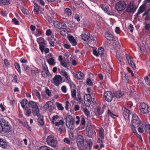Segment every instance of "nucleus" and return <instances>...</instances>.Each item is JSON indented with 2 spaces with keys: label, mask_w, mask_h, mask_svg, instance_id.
Segmentation results:
<instances>
[{
  "label": "nucleus",
  "mask_w": 150,
  "mask_h": 150,
  "mask_svg": "<svg viewBox=\"0 0 150 150\" xmlns=\"http://www.w3.org/2000/svg\"><path fill=\"white\" fill-rule=\"evenodd\" d=\"M142 122L141 121L138 116L135 113L133 114L132 120V124L130 125V127L132 130H135L136 126Z\"/></svg>",
  "instance_id": "obj_1"
},
{
  "label": "nucleus",
  "mask_w": 150,
  "mask_h": 150,
  "mask_svg": "<svg viewBox=\"0 0 150 150\" xmlns=\"http://www.w3.org/2000/svg\"><path fill=\"white\" fill-rule=\"evenodd\" d=\"M57 139L53 136L50 135L47 136L46 139V142L47 144L53 147H56L57 144Z\"/></svg>",
  "instance_id": "obj_2"
},
{
  "label": "nucleus",
  "mask_w": 150,
  "mask_h": 150,
  "mask_svg": "<svg viewBox=\"0 0 150 150\" xmlns=\"http://www.w3.org/2000/svg\"><path fill=\"white\" fill-rule=\"evenodd\" d=\"M127 4L125 1L120 0L117 1L115 4V9L118 12L123 11L126 8Z\"/></svg>",
  "instance_id": "obj_3"
},
{
  "label": "nucleus",
  "mask_w": 150,
  "mask_h": 150,
  "mask_svg": "<svg viewBox=\"0 0 150 150\" xmlns=\"http://www.w3.org/2000/svg\"><path fill=\"white\" fill-rule=\"evenodd\" d=\"M71 95L74 100L77 101L80 103L82 102L81 94L79 92H76L75 89H73L71 91Z\"/></svg>",
  "instance_id": "obj_4"
},
{
  "label": "nucleus",
  "mask_w": 150,
  "mask_h": 150,
  "mask_svg": "<svg viewBox=\"0 0 150 150\" xmlns=\"http://www.w3.org/2000/svg\"><path fill=\"white\" fill-rule=\"evenodd\" d=\"M139 110L142 114H145L149 112L150 109L148 105L144 103H141L139 106Z\"/></svg>",
  "instance_id": "obj_5"
},
{
  "label": "nucleus",
  "mask_w": 150,
  "mask_h": 150,
  "mask_svg": "<svg viewBox=\"0 0 150 150\" xmlns=\"http://www.w3.org/2000/svg\"><path fill=\"white\" fill-rule=\"evenodd\" d=\"M62 77L60 75H55L51 80V82L55 86H58L62 83Z\"/></svg>",
  "instance_id": "obj_6"
},
{
  "label": "nucleus",
  "mask_w": 150,
  "mask_h": 150,
  "mask_svg": "<svg viewBox=\"0 0 150 150\" xmlns=\"http://www.w3.org/2000/svg\"><path fill=\"white\" fill-rule=\"evenodd\" d=\"M77 143L78 149L80 150H83L84 146V143L83 138L82 136L79 135L77 137Z\"/></svg>",
  "instance_id": "obj_7"
},
{
  "label": "nucleus",
  "mask_w": 150,
  "mask_h": 150,
  "mask_svg": "<svg viewBox=\"0 0 150 150\" xmlns=\"http://www.w3.org/2000/svg\"><path fill=\"white\" fill-rule=\"evenodd\" d=\"M82 39L85 41H87L90 38V34L89 31L84 28L81 35Z\"/></svg>",
  "instance_id": "obj_8"
},
{
  "label": "nucleus",
  "mask_w": 150,
  "mask_h": 150,
  "mask_svg": "<svg viewBox=\"0 0 150 150\" xmlns=\"http://www.w3.org/2000/svg\"><path fill=\"white\" fill-rule=\"evenodd\" d=\"M146 125L144 122H142L138 125L136 126V128L138 127V130L140 133H142L143 132L145 129L146 130Z\"/></svg>",
  "instance_id": "obj_9"
},
{
  "label": "nucleus",
  "mask_w": 150,
  "mask_h": 150,
  "mask_svg": "<svg viewBox=\"0 0 150 150\" xmlns=\"http://www.w3.org/2000/svg\"><path fill=\"white\" fill-rule=\"evenodd\" d=\"M104 96L105 100L108 102H111L112 100L113 95L110 91H107L104 93Z\"/></svg>",
  "instance_id": "obj_10"
},
{
  "label": "nucleus",
  "mask_w": 150,
  "mask_h": 150,
  "mask_svg": "<svg viewBox=\"0 0 150 150\" xmlns=\"http://www.w3.org/2000/svg\"><path fill=\"white\" fill-rule=\"evenodd\" d=\"M53 105V102L51 101H48L43 106V108L46 110L51 111L52 110Z\"/></svg>",
  "instance_id": "obj_11"
},
{
  "label": "nucleus",
  "mask_w": 150,
  "mask_h": 150,
  "mask_svg": "<svg viewBox=\"0 0 150 150\" xmlns=\"http://www.w3.org/2000/svg\"><path fill=\"white\" fill-rule=\"evenodd\" d=\"M93 54L97 57H98L99 55H102L104 53V49L102 47H100L98 48V51L94 49L93 50Z\"/></svg>",
  "instance_id": "obj_12"
},
{
  "label": "nucleus",
  "mask_w": 150,
  "mask_h": 150,
  "mask_svg": "<svg viewBox=\"0 0 150 150\" xmlns=\"http://www.w3.org/2000/svg\"><path fill=\"white\" fill-rule=\"evenodd\" d=\"M126 57L129 65L132 67L134 69H135L136 67L132 61V59L127 55H126Z\"/></svg>",
  "instance_id": "obj_13"
},
{
  "label": "nucleus",
  "mask_w": 150,
  "mask_h": 150,
  "mask_svg": "<svg viewBox=\"0 0 150 150\" xmlns=\"http://www.w3.org/2000/svg\"><path fill=\"white\" fill-rule=\"evenodd\" d=\"M122 109L123 111V116L125 119H128L129 115V111L125 107L122 108Z\"/></svg>",
  "instance_id": "obj_14"
},
{
  "label": "nucleus",
  "mask_w": 150,
  "mask_h": 150,
  "mask_svg": "<svg viewBox=\"0 0 150 150\" xmlns=\"http://www.w3.org/2000/svg\"><path fill=\"white\" fill-rule=\"evenodd\" d=\"M2 127V132L3 131L5 133L9 132L11 130L10 127L8 124L6 125L5 123H3Z\"/></svg>",
  "instance_id": "obj_15"
},
{
  "label": "nucleus",
  "mask_w": 150,
  "mask_h": 150,
  "mask_svg": "<svg viewBox=\"0 0 150 150\" xmlns=\"http://www.w3.org/2000/svg\"><path fill=\"white\" fill-rule=\"evenodd\" d=\"M134 4L131 2L127 6L126 11L128 13L132 12L134 10Z\"/></svg>",
  "instance_id": "obj_16"
},
{
  "label": "nucleus",
  "mask_w": 150,
  "mask_h": 150,
  "mask_svg": "<svg viewBox=\"0 0 150 150\" xmlns=\"http://www.w3.org/2000/svg\"><path fill=\"white\" fill-rule=\"evenodd\" d=\"M55 39L54 38L53 35H51L50 36L48 37V41L49 44L52 46H54Z\"/></svg>",
  "instance_id": "obj_17"
},
{
  "label": "nucleus",
  "mask_w": 150,
  "mask_h": 150,
  "mask_svg": "<svg viewBox=\"0 0 150 150\" xmlns=\"http://www.w3.org/2000/svg\"><path fill=\"white\" fill-rule=\"evenodd\" d=\"M146 8V5H145V4H143L139 8L138 12L137 13V15L138 16L141 13H143L145 10Z\"/></svg>",
  "instance_id": "obj_18"
},
{
  "label": "nucleus",
  "mask_w": 150,
  "mask_h": 150,
  "mask_svg": "<svg viewBox=\"0 0 150 150\" xmlns=\"http://www.w3.org/2000/svg\"><path fill=\"white\" fill-rule=\"evenodd\" d=\"M105 38L108 40L113 41L114 39V38L110 33L106 32L105 34Z\"/></svg>",
  "instance_id": "obj_19"
},
{
  "label": "nucleus",
  "mask_w": 150,
  "mask_h": 150,
  "mask_svg": "<svg viewBox=\"0 0 150 150\" xmlns=\"http://www.w3.org/2000/svg\"><path fill=\"white\" fill-rule=\"evenodd\" d=\"M28 105L29 107L32 108V109H34L38 108V104L33 101H30L28 103Z\"/></svg>",
  "instance_id": "obj_20"
},
{
  "label": "nucleus",
  "mask_w": 150,
  "mask_h": 150,
  "mask_svg": "<svg viewBox=\"0 0 150 150\" xmlns=\"http://www.w3.org/2000/svg\"><path fill=\"white\" fill-rule=\"evenodd\" d=\"M60 64L63 67L67 68L68 67L69 65V62L68 60L64 59L60 63Z\"/></svg>",
  "instance_id": "obj_21"
},
{
  "label": "nucleus",
  "mask_w": 150,
  "mask_h": 150,
  "mask_svg": "<svg viewBox=\"0 0 150 150\" xmlns=\"http://www.w3.org/2000/svg\"><path fill=\"white\" fill-rule=\"evenodd\" d=\"M72 14L71 10L69 8H66L64 11V15L66 17H69Z\"/></svg>",
  "instance_id": "obj_22"
},
{
  "label": "nucleus",
  "mask_w": 150,
  "mask_h": 150,
  "mask_svg": "<svg viewBox=\"0 0 150 150\" xmlns=\"http://www.w3.org/2000/svg\"><path fill=\"white\" fill-rule=\"evenodd\" d=\"M124 94L123 92L121 91H116L114 93V96L117 98H120Z\"/></svg>",
  "instance_id": "obj_23"
},
{
  "label": "nucleus",
  "mask_w": 150,
  "mask_h": 150,
  "mask_svg": "<svg viewBox=\"0 0 150 150\" xmlns=\"http://www.w3.org/2000/svg\"><path fill=\"white\" fill-rule=\"evenodd\" d=\"M32 113L34 116H39L40 115L39 109L38 108L32 110Z\"/></svg>",
  "instance_id": "obj_24"
},
{
  "label": "nucleus",
  "mask_w": 150,
  "mask_h": 150,
  "mask_svg": "<svg viewBox=\"0 0 150 150\" xmlns=\"http://www.w3.org/2000/svg\"><path fill=\"white\" fill-rule=\"evenodd\" d=\"M47 61L50 65L51 66H54L56 64L55 59L51 57L47 59Z\"/></svg>",
  "instance_id": "obj_25"
},
{
  "label": "nucleus",
  "mask_w": 150,
  "mask_h": 150,
  "mask_svg": "<svg viewBox=\"0 0 150 150\" xmlns=\"http://www.w3.org/2000/svg\"><path fill=\"white\" fill-rule=\"evenodd\" d=\"M69 40L71 43V44L72 45L75 46L76 45L77 43V42L74 37L71 36H69Z\"/></svg>",
  "instance_id": "obj_26"
},
{
  "label": "nucleus",
  "mask_w": 150,
  "mask_h": 150,
  "mask_svg": "<svg viewBox=\"0 0 150 150\" xmlns=\"http://www.w3.org/2000/svg\"><path fill=\"white\" fill-rule=\"evenodd\" d=\"M100 137L101 139H103L104 137V131L103 129L100 128L98 130Z\"/></svg>",
  "instance_id": "obj_27"
},
{
  "label": "nucleus",
  "mask_w": 150,
  "mask_h": 150,
  "mask_svg": "<svg viewBox=\"0 0 150 150\" xmlns=\"http://www.w3.org/2000/svg\"><path fill=\"white\" fill-rule=\"evenodd\" d=\"M75 77L78 79H81L83 77V74L81 71H79L76 73Z\"/></svg>",
  "instance_id": "obj_28"
},
{
  "label": "nucleus",
  "mask_w": 150,
  "mask_h": 150,
  "mask_svg": "<svg viewBox=\"0 0 150 150\" xmlns=\"http://www.w3.org/2000/svg\"><path fill=\"white\" fill-rule=\"evenodd\" d=\"M6 142L2 139L0 138V147L3 148H6L7 146Z\"/></svg>",
  "instance_id": "obj_29"
},
{
  "label": "nucleus",
  "mask_w": 150,
  "mask_h": 150,
  "mask_svg": "<svg viewBox=\"0 0 150 150\" xmlns=\"http://www.w3.org/2000/svg\"><path fill=\"white\" fill-rule=\"evenodd\" d=\"M27 103L28 100L26 99H24L21 102V105L24 109L26 108Z\"/></svg>",
  "instance_id": "obj_30"
},
{
  "label": "nucleus",
  "mask_w": 150,
  "mask_h": 150,
  "mask_svg": "<svg viewBox=\"0 0 150 150\" xmlns=\"http://www.w3.org/2000/svg\"><path fill=\"white\" fill-rule=\"evenodd\" d=\"M92 144L91 143H87L83 147L84 150H91V147L92 146Z\"/></svg>",
  "instance_id": "obj_31"
},
{
  "label": "nucleus",
  "mask_w": 150,
  "mask_h": 150,
  "mask_svg": "<svg viewBox=\"0 0 150 150\" xmlns=\"http://www.w3.org/2000/svg\"><path fill=\"white\" fill-rule=\"evenodd\" d=\"M116 56L120 62L122 63L123 62V57L122 55H120L119 52H116Z\"/></svg>",
  "instance_id": "obj_32"
},
{
  "label": "nucleus",
  "mask_w": 150,
  "mask_h": 150,
  "mask_svg": "<svg viewBox=\"0 0 150 150\" xmlns=\"http://www.w3.org/2000/svg\"><path fill=\"white\" fill-rule=\"evenodd\" d=\"M60 73L63 76L65 79L69 76L68 74L64 70H62L60 72Z\"/></svg>",
  "instance_id": "obj_33"
},
{
  "label": "nucleus",
  "mask_w": 150,
  "mask_h": 150,
  "mask_svg": "<svg viewBox=\"0 0 150 150\" xmlns=\"http://www.w3.org/2000/svg\"><path fill=\"white\" fill-rule=\"evenodd\" d=\"M34 10L38 14H40L42 13V12L40 9L39 7L37 4H35Z\"/></svg>",
  "instance_id": "obj_34"
},
{
  "label": "nucleus",
  "mask_w": 150,
  "mask_h": 150,
  "mask_svg": "<svg viewBox=\"0 0 150 150\" xmlns=\"http://www.w3.org/2000/svg\"><path fill=\"white\" fill-rule=\"evenodd\" d=\"M38 150H53V149L46 146H44L40 147Z\"/></svg>",
  "instance_id": "obj_35"
},
{
  "label": "nucleus",
  "mask_w": 150,
  "mask_h": 150,
  "mask_svg": "<svg viewBox=\"0 0 150 150\" xmlns=\"http://www.w3.org/2000/svg\"><path fill=\"white\" fill-rule=\"evenodd\" d=\"M56 104L58 110H64V108L61 103L58 102H56Z\"/></svg>",
  "instance_id": "obj_36"
},
{
  "label": "nucleus",
  "mask_w": 150,
  "mask_h": 150,
  "mask_svg": "<svg viewBox=\"0 0 150 150\" xmlns=\"http://www.w3.org/2000/svg\"><path fill=\"white\" fill-rule=\"evenodd\" d=\"M59 118V117L58 115H54L52 117V119L50 120L52 122V123L54 124L55 121H56L57 120V119Z\"/></svg>",
  "instance_id": "obj_37"
},
{
  "label": "nucleus",
  "mask_w": 150,
  "mask_h": 150,
  "mask_svg": "<svg viewBox=\"0 0 150 150\" xmlns=\"http://www.w3.org/2000/svg\"><path fill=\"white\" fill-rule=\"evenodd\" d=\"M10 3L9 0H0V3L5 5H8Z\"/></svg>",
  "instance_id": "obj_38"
},
{
  "label": "nucleus",
  "mask_w": 150,
  "mask_h": 150,
  "mask_svg": "<svg viewBox=\"0 0 150 150\" xmlns=\"http://www.w3.org/2000/svg\"><path fill=\"white\" fill-rule=\"evenodd\" d=\"M91 98L90 94H86L84 96V99L85 100H91Z\"/></svg>",
  "instance_id": "obj_39"
},
{
  "label": "nucleus",
  "mask_w": 150,
  "mask_h": 150,
  "mask_svg": "<svg viewBox=\"0 0 150 150\" xmlns=\"http://www.w3.org/2000/svg\"><path fill=\"white\" fill-rule=\"evenodd\" d=\"M64 123V121L62 120H60L58 122H55L54 124L56 126L63 125Z\"/></svg>",
  "instance_id": "obj_40"
},
{
  "label": "nucleus",
  "mask_w": 150,
  "mask_h": 150,
  "mask_svg": "<svg viewBox=\"0 0 150 150\" xmlns=\"http://www.w3.org/2000/svg\"><path fill=\"white\" fill-rule=\"evenodd\" d=\"M122 79L125 81V82L127 83L129 80V77L126 74H123Z\"/></svg>",
  "instance_id": "obj_41"
},
{
  "label": "nucleus",
  "mask_w": 150,
  "mask_h": 150,
  "mask_svg": "<svg viewBox=\"0 0 150 150\" xmlns=\"http://www.w3.org/2000/svg\"><path fill=\"white\" fill-rule=\"evenodd\" d=\"M67 26L65 23H60L58 28L65 29L67 28Z\"/></svg>",
  "instance_id": "obj_42"
},
{
  "label": "nucleus",
  "mask_w": 150,
  "mask_h": 150,
  "mask_svg": "<svg viewBox=\"0 0 150 150\" xmlns=\"http://www.w3.org/2000/svg\"><path fill=\"white\" fill-rule=\"evenodd\" d=\"M15 66L16 69L20 73L21 72V68L19 64L17 63H15Z\"/></svg>",
  "instance_id": "obj_43"
},
{
  "label": "nucleus",
  "mask_w": 150,
  "mask_h": 150,
  "mask_svg": "<svg viewBox=\"0 0 150 150\" xmlns=\"http://www.w3.org/2000/svg\"><path fill=\"white\" fill-rule=\"evenodd\" d=\"M134 134L137 136V137L141 140V142L142 141V139L141 136L138 134L136 130V129H135V130H132Z\"/></svg>",
  "instance_id": "obj_44"
},
{
  "label": "nucleus",
  "mask_w": 150,
  "mask_h": 150,
  "mask_svg": "<svg viewBox=\"0 0 150 150\" xmlns=\"http://www.w3.org/2000/svg\"><path fill=\"white\" fill-rule=\"evenodd\" d=\"M25 110L26 115L27 116H29L31 113V110L28 108H26L25 109Z\"/></svg>",
  "instance_id": "obj_45"
},
{
  "label": "nucleus",
  "mask_w": 150,
  "mask_h": 150,
  "mask_svg": "<svg viewBox=\"0 0 150 150\" xmlns=\"http://www.w3.org/2000/svg\"><path fill=\"white\" fill-rule=\"evenodd\" d=\"M98 143H99L100 146L101 148L104 147V145L103 143V141L102 139L100 138H98L97 140Z\"/></svg>",
  "instance_id": "obj_46"
},
{
  "label": "nucleus",
  "mask_w": 150,
  "mask_h": 150,
  "mask_svg": "<svg viewBox=\"0 0 150 150\" xmlns=\"http://www.w3.org/2000/svg\"><path fill=\"white\" fill-rule=\"evenodd\" d=\"M96 38L93 37H91L89 40V42L90 44H93L95 43L96 41L95 40Z\"/></svg>",
  "instance_id": "obj_47"
},
{
  "label": "nucleus",
  "mask_w": 150,
  "mask_h": 150,
  "mask_svg": "<svg viewBox=\"0 0 150 150\" xmlns=\"http://www.w3.org/2000/svg\"><path fill=\"white\" fill-rule=\"evenodd\" d=\"M83 111L86 116H87V117L90 116V113L89 111L86 108H84L83 109Z\"/></svg>",
  "instance_id": "obj_48"
},
{
  "label": "nucleus",
  "mask_w": 150,
  "mask_h": 150,
  "mask_svg": "<svg viewBox=\"0 0 150 150\" xmlns=\"http://www.w3.org/2000/svg\"><path fill=\"white\" fill-rule=\"evenodd\" d=\"M4 65L6 67V68H8L10 67V65L8 60L6 59H4Z\"/></svg>",
  "instance_id": "obj_49"
},
{
  "label": "nucleus",
  "mask_w": 150,
  "mask_h": 150,
  "mask_svg": "<svg viewBox=\"0 0 150 150\" xmlns=\"http://www.w3.org/2000/svg\"><path fill=\"white\" fill-rule=\"evenodd\" d=\"M103 112V110L100 108H98L96 110V112L99 115L102 114Z\"/></svg>",
  "instance_id": "obj_50"
},
{
  "label": "nucleus",
  "mask_w": 150,
  "mask_h": 150,
  "mask_svg": "<svg viewBox=\"0 0 150 150\" xmlns=\"http://www.w3.org/2000/svg\"><path fill=\"white\" fill-rule=\"evenodd\" d=\"M37 41L40 44H42L43 43L44 39L42 37H40L37 39Z\"/></svg>",
  "instance_id": "obj_51"
},
{
  "label": "nucleus",
  "mask_w": 150,
  "mask_h": 150,
  "mask_svg": "<svg viewBox=\"0 0 150 150\" xmlns=\"http://www.w3.org/2000/svg\"><path fill=\"white\" fill-rule=\"evenodd\" d=\"M149 79L150 78H149L148 76H146L144 78V80L146 84L150 86V80Z\"/></svg>",
  "instance_id": "obj_52"
},
{
  "label": "nucleus",
  "mask_w": 150,
  "mask_h": 150,
  "mask_svg": "<svg viewBox=\"0 0 150 150\" xmlns=\"http://www.w3.org/2000/svg\"><path fill=\"white\" fill-rule=\"evenodd\" d=\"M60 23V22L57 21H54L53 22V24L54 26L58 28H59Z\"/></svg>",
  "instance_id": "obj_53"
},
{
  "label": "nucleus",
  "mask_w": 150,
  "mask_h": 150,
  "mask_svg": "<svg viewBox=\"0 0 150 150\" xmlns=\"http://www.w3.org/2000/svg\"><path fill=\"white\" fill-rule=\"evenodd\" d=\"M38 122L40 125L43 126L44 125L43 119L42 117H39L38 119Z\"/></svg>",
  "instance_id": "obj_54"
},
{
  "label": "nucleus",
  "mask_w": 150,
  "mask_h": 150,
  "mask_svg": "<svg viewBox=\"0 0 150 150\" xmlns=\"http://www.w3.org/2000/svg\"><path fill=\"white\" fill-rule=\"evenodd\" d=\"M21 9L23 13L25 15H26L28 14V11L27 9L24 8L23 7L21 8Z\"/></svg>",
  "instance_id": "obj_55"
},
{
  "label": "nucleus",
  "mask_w": 150,
  "mask_h": 150,
  "mask_svg": "<svg viewBox=\"0 0 150 150\" xmlns=\"http://www.w3.org/2000/svg\"><path fill=\"white\" fill-rule=\"evenodd\" d=\"M86 84L89 86H92L93 85V83L91 80L89 79H87L86 80Z\"/></svg>",
  "instance_id": "obj_56"
},
{
  "label": "nucleus",
  "mask_w": 150,
  "mask_h": 150,
  "mask_svg": "<svg viewBox=\"0 0 150 150\" xmlns=\"http://www.w3.org/2000/svg\"><path fill=\"white\" fill-rule=\"evenodd\" d=\"M84 103L86 107H89L91 103V100H85Z\"/></svg>",
  "instance_id": "obj_57"
},
{
  "label": "nucleus",
  "mask_w": 150,
  "mask_h": 150,
  "mask_svg": "<svg viewBox=\"0 0 150 150\" xmlns=\"http://www.w3.org/2000/svg\"><path fill=\"white\" fill-rule=\"evenodd\" d=\"M64 142L68 144H71L70 141L68 138H65L64 139Z\"/></svg>",
  "instance_id": "obj_58"
},
{
  "label": "nucleus",
  "mask_w": 150,
  "mask_h": 150,
  "mask_svg": "<svg viewBox=\"0 0 150 150\" xmlns=\"http://www.w3.org/2000/svg\"><path fill=\"white\" fill-rule=\"evenodd\" d=\"M108 114L109 116H110L112 118H114L115 116V115L113 114L110 110H108Z\"/></svg>",
  "instance_id": "obj_59"
},
{
  "label": "nucleus",
  "mask_w": 150,
  "mask_h": 150,
  "mask_svg": "<svg viewBox=\"0 0 150 150\" xmlns=\"http://www.w3.org/2000/svg\"><path fill=\"white\" fill-rule=\"evenodd\" d=\"M146 131L148 133H149V134H150V125L147 124L146 125Z\"/></svg>",
  "instance_id": "obj_60"
},
{
  "label": "nucleus",
  "mask_w": 150,
  "mask_h": 150,
  "mask_svg": "<svg viewBox=\"0 0 150 150\" xmlns=\"http://www.w3.org/2000/svg\"><path fill=\"white\" fill-rule=\"evenodd\" d=\"M69 137L72 140L74 139L75 138L74 133L72 132H70L69 134Z\"/></svg>",
  "instance_id": "obj_61"
},
{
  "label": "nucleus",
  "mask_w": 150,
  "mask_h": 150,
  "mask_svg": "<svg viewBox=\"0 0 150 150\" xmlns=\"http://www.w3.org/2000/svg\"><path fill=\"white\" fill-rule=\"evenodd\" d=\"M62 91L64 93H66L67 91V89L66 86H63L61 88Z\"/></svg>",
  "instance_id": "obj_62"
},
{
  "label": "nucleus",
  "mask_w": 150,
  "mask_h": 150,
  "mask_svg": "<svg viewBox=\"0 0 150 150\" xmlns=\"http://www.w3.org/2000/svg\"><path fill=\"white\" fill-rule=\"evenodd\" d=\"M40 71V70L38 69H36L35 70H32L31 71L32 73L33 74L38 73Z\"/></svg>",
  "instance_id": "obj_63"
},
{
  "label": "nucleus",
  "mask_w": 150,
  "mask_h": 150,
  "mask_svg": "<svg viewBox=\"0 0 150 150\" xmlns=\"http://www.w3.org/2000/svg\"><path fill=\"white\" fill-rule=\"evenodd\" d=\"M45 92L47 94V95L49 97L51 95V93L50 90L48 88L46 89L45 90Z\"/></svg>",
  "instance_id": "obj_64"
}]
</instances>
